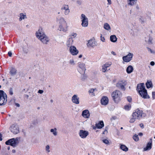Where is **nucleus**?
Wrapping results in <instances>:
<instances>
[{"instance_id": "29", "label": "nucleus", "mask_w": 155, "mask_h": 155, "mask_svg": "<svg viewBox=\"0 0 155 155\" xmlns=\"http://www.w3.org/2000/svg\"><path fill=\"white\" fill-rule=\"evenodd\" d=\"M104 28L105 29L107 30H109L110 29V27L109 25L107 23H104Z\"/></svg>"}, {"instance_id": "5", "label": "nucleus", "mask_w": 155, "mask_h": 155, "mask_svg": "<svg viewBox=\"0 0 155 155\" xmlns=\"http://www.w3.org/2000/svg\"><path fill=\"white\" fill-rule=\"evenodd\" d=\"M127 84V82L124 80H121L119 81L116 84V86L118 88L121 89L123 91H125L126 90V88L125 87Z\"/></svg>"}, {"instance_id": "25", "label": "nucleus", "mask_w": 155, "mask_h": 155, "mask_svg": "<svg viewBox=\"0 0 155 155\" xmlns=\"http://www.w3.org/2000/svg\"><path fill=\"white\" fill-rule=\"evenodd\" d=\"M146 86L147 88L149 89L150 88L153 87V85L152 83V82L151 81H147L146 83Z\"/></svg>"}, {"instance_id": "16", "label": "nucleus", "mask_w": 155, "mask_h": 155, "mask_svg": "<svg viewBox=\"0 0 155 155\" xmlns=\"http://www.w3.org/2000/svg\"><path fill=\"white\" fill-rule=\"evenodd\" d=\"M78 71L79 73L81 74V80L82 81H84L87 79V75L85 74V71H84L83 72L80 71L79 69L78 70Z\"/></svg>"}, {"instance_id": "26", "label": "nucleus", "mask_w": 155, "mask_h": 155, "mask_svg": "<svg viewBox=\"0 0 155 155\" xmlns=\"http://www.w3.org/2000/svg\"><path fill=\"white\" fill-rule=\"evenodd\" d=\"M117 38L115 35H112L110 36V40L113 42H115L117 41Z\"/></svg>"}, {"instance_id": "24", "label": "nucleus", "mask_w": 155, "mask_h": 155, "mask_svg": "<svg viewBox=\"0 0 155 155\" xmlns=\"http://www.w3.org/2000/svg\"><path fill=\"white\" fill-rule=\"evenodd\" d=\"M138 114L137 113V112L135 111L133 113L132 116L133 117L139 120L141 118V116H138Z\"/></svg>"}, {"instance_id": "23", "label": "nucleus", "mask_w": 155, "mask_h": 155, "mask_svg": "<svg viewBox=\"0 0 155 155\" xmlns=\"http://www.w3.org/2000/svg\"><path fill=\"white\" fill-rule=\"evenodd\" d=\"M134 70V68L131 65H129L126 69V71L128 74H130L132 73Z\"/></svg>"}, {"instance_id": "42", "label": "nucleus", "mask_w": 155, "mask_h": 155, "mask_svg": "<svg viewBox=\"0 0 155 155\" xmlns=\"http://www.w3.org/2000/svg\"><path fill=\"white\" fill-rule=\"evenodd\" d=\"M68 9V5H65L64 7H63L62 8H61V10L64 9L65 10H67Z\"/></svg>"}, {"instance_id": "20", "label": "nucleus", "mask_w": 155, "mask_h": 155, "mask_svg": "<svg viewBox=\"0 0 155 155\" xmlns=\"http://www.w3.org/2000/svg\"><path fill=\"white\" fill-rule=\"evenodd\" d=\"M96 127L97 129H101L104 126V124L102 120H100L97 123H96Z\"/></svg>"}, {"instance_id": "22", "label": "nucleus", "mask_w": 155, "mask_h": 155, "mask_svg": "<svg viewBox=\"0 0 155 155\" xmlns=\"http://www.w3.org/2000/svg\"><path fill=\"white\" fill-rule=\"evenodd\" d=\"M120 149L123 151H127L128 150V148L125 145L123 144H120Z\"/></svg>"}, {"instance_id": "38", "label": "nucleus", "mask_w": 155, "mask_h": 155, "mask_svg": "<svg viewBox=\"0 0 155 155\" xmlns=\"http://www.w3.org/2000/svg\"><path fill=\"white\" fill-rule=\"evenodd\" d=\"M137 113L138 114V115H141V117H142V110H138V109H137Z\"/></svg>"}, {"instance_id": "59", "label": "nucleus", "mask_w": 155, "mask_h": 155, "mask_svg": "<svg viewBox=\"0 0 155 155\" xmlns=\"http://www.w3.org/2000/svg\"><path fill=\"white\" fill-rule=\"evenodd\" d=\"M92 127L93 129L96 130V128L97 129V127H96V124H95V126H94V125L92 126Z\"/></svg>"}, {"instance_id": "30", "label": "nucleus", "mask_w": 155, "mask_h": 155, "mask_svg": "<svg viewBox=\"0 0 155 155\" xmlns=\"http://www.w3.org/2000/svg\"><path fill=\"white\" fill-rule=\"evenodd\" d=\"M57 129L56 128L54 129H51L50 130V132L52 133L54 136H56L57 135Z\"/></svg>"}, {"instance_id": "55", "label": "nucleus", "mask_w": 155, "mask_h": 155, "mask_svg": "<svg viewBox=\"0 0 155 155\" xmlns=\"http://www.w3.org/2000/svg\"><path fill=\"white\" fill-rule=\"evenodd\" d=\"M23 51L25 53H27L28 51V49H23Z\"/></svg>"}, {"instance_id": "48", "label": "nucleus", "mask_w": 155, "mask_h": 155, "mask_svg": "<svg viewBox=\"0 0 155 155\" xmlns=\"http://www.w3.org/2000/svg\"><path fill=\"white\" fill-rule=\"evenodd\" d=\"M147 48L148 50V51H150V53H155L151 49L149 48V47H147Z\"/></svg>"}, {"instance_id": "21", "label": "nucleus", "mask_w": 155, "mask_h": 155, "mask_svg": "<svg viewBox=\"0 0 155 155\" xmlns=\"http://www.w3.org/2000/svg\"><path fill=\"white\" fill-rule=\"evenodd\" d=\"M17 70L14 67H12L10 70L9 73L12 76H15L17 73Z\"/></svg>"}, {"instance_id": "4", "label": "nucleus", "mask_w": 155, "mask_h": 155, "mask_svg": "<svg viewBox=\"0 0 155 155\" xmlns=\"http://www.w3.org/2000/svg\"><path fill=\"white\" fill-rule=\"evenodd\" d=\"M19 138H12L8 139L5 142L6 145H10L14 147H15L19 143Z\"/></svg>"}, {"instance_id": "44", "label": "nucleus", "mask_w": 155, "mask_h": 155, "mask_svg": "<svg viewBox=\"0 0 155 155\" xmlns=\"http://www.w3.org/2000/svg\"><path fill=\"white\" fill-rule=\"evenodd\" d=\"M77 3L79 5H81L82 1L81 0H77L76 1Z\"/></svg>"}, {"instance_id": "47", "label": "nucleus", "mask_w": 155, "mask_h": 155, "mask_svg": "<svg viewBox=\"0 0 155 155\" xmlns=\"http://www.w3.org/2000/svg\"><path fill=\"white\" fill-rule=\"evenodd\" d=\"M135 118L134 117L132 118L130 120V123H133L134 122L135 120Z\"/></svg>"}, {"instance_id": "15", "label": "nucleus", "mask_w": 155, "mask_h": 155, "mask_svg": "<svg viewBox=\"0 0 155 155\" xmlns=\"http://www.w3.org/2000/svg\"><path fill=\"white\" fill-rule=\"evenodd\" d=\"M45 35V33L43 31L42 28H39L38 31L36 33V36L38 38H40V37H41Z\"/></svg>"}, {"instance_id": "3", "label": "nucleus", "mask_w": 155, "mask_h": 155, "mask_svg": "<svg viewBox=\"0 0 155 155\" xmlns=\"http://www.w3.org/2000/svg\"><path fill=\"white\" fill-rule=\"evenodd\" d=\"M7 96L6 94L2 90H0V106L5 105L7 102Z\"/></svg>"}, {"instance_id": "41", "label": "nucleus", "mask_w": 155, "mask_h": 155, "mask_svg": "<svg viewBox=\"0 0 155 155\" xmlns=\"http://www.w3.org/2000/svg\"><path fill=\"white\" fill-rule=\"evenodd\" d=\"M127 100L128 102L130 103L132 101V98L130 96H128L127 97Z\"/></svg>"}, {"instance_id": "31", "label": "nucleus", "mask_w": 155, "mask_h": 155, "mask_svg": "<svg viewBox=\"0 0 155 155\" xmlns=\"http://www.w3.org/2000/svg\"><path fill=\"white\" fill-rule=\"evenodd\" d=\"M58 29L60 31H66L67 30V28H63L62 24L60 25Z\"/></svg>"}, {"instance_id": "51", "label": "nucleus", "mask_w": 155, "mask_h": 155, "mask_svg": "<svg viewBox=\"0 0 155 155\" xmlns=\"http://www.w3.org/2000/svg\"><path fill=\"white\" fill-rule=\"evenodd\" d=\"M94 89H91L89 91V92L91 93H93L94 91Z\"/></svg>"}, {"instance_id": "56", "label": "nucleus", "mask_w": 155, "mask_h": 155, "mask_svg": "<svg viewBox=\"0 0 155 155\" xmlns=\"http://www.w3.org/2000/svg\"><path fill=\"white\" fill-rule=\"evenodd\" d=\"M150 64L151 66H153L155 64V63L154 61H152L150 62Z\"/></svg>"}, {"instance_id": "58", "label": "nucleus", "mask_w": 155, "mask_h": 155, "mask_svg": "<svg viewBox=\"0 0 155 155\" xmlns=\"http://www.w3.org/2000/svg\"><path fill=\"white\" fill-rule=\"evenodd\" d=\"M69 63L71 64H72L73 63H74V61L73 59H71L70 60Z\"/></svg>"}, {"instance_id": "40", "label": "nucleus", "mask_w": 155, "mask_h": 155, "mask_svg": "<svg viewBox=\"0 0 155 155\" xmlns=\"http://www.w3.org/2000/svg\"><path fill=\"white\" fill-rule=\"evenodd\" d=\"M102 141L103 143L106 144H109V141L108 140L106 139H104L102 140Z\"/></svg>"}, {"instance_id": "54", "label": "nucleus", "mask_w": 155, "mask_h": 155, "mask_svg": "<svg viewBox=\"0 0 155 155\" xmlns=\"http://www.w3.org/2000/svg\"><path fill=\"white\" fill-rule=\"evenodd\" d=\"M8 55L9 56L11 57L12 56V53L11 51H8Z\"/></svg>"}, {"instance_id": "9", "label": "nucleus", "mask_w": 155, "mask_h": 155, "mask_svg": "<svg viewBox=\"0 0 155 155\" xmlns=\"http://www.w3.org/2000/svg\"><path fill=\"white\" fill-rule=\"evenodd\" d=\"M69 51L71 54L73 55H77L79 52V51L74 46H70L69 48Z\"/></svg>"}, {"instance_id": "46", "label": "nucleus", "mask_w": 155, "mask_h": 155, "mask_svg": "<svg viewBox=\"0 0 155 155\" xmlns=\"http://www.w3.org/2000/svg\"><path fill=\"white\" fill-rule=\"evenodd\" d=\"M101 38V40L103 42H104L105 41V39L104 37H102V35L101 34V36L100 37Z\"/></svg>"}, {"instance_id": "13", "label": "nucleus", "mask_w": 155, "mask_h": 155, "mask_svg": "<svg viewBox=\"0 0 155 155\" xmlns=\"http://www.w3.org/2000/svg\"><path fill=\"white\" fill-rule=\"evenodd\" d=\"M96 44L97 42L94 39H91L88 41L87 45L88 47L91 46L94 48V47L97 45Z\"/></svg>"}, {"instance_id": "12", "label": "nucleus", "mask_w": 155, "mask_h": 155, "mask_svg": "<svg viewBox=\"0 0 155 155\" xmlns=\"http://www.w3.org/2000/svg\"><path fill=\"white\" fill-rule=\"evenodd\" d=\"M152 145V139L150 138V141L147 144L145 147L143 148L144 151H146L150 150L151 148Z\"/></svg>"}, {"instance_id": "50", "label": "nucleus", "mask_w": 155, "mask_h": 155, "mask_svg": "<svg viewBox=\"0 0 155 155\" xmlns=\"http://www.w3.org/2000/svg\"><path fill=\"white\" fill-rule=\"evenodd\" d=\"M69 12V10L68 8V9H67V10H65V11L64 12V14L65 15H67L68 14Z\"/></svg>"}, {"instance_id": "7", "label": "nucleus", "mask_w": 155, "mask_h": 155, "mask_svg": "<svg viewBox=\"0 0 155 155\" xmlns=\"http://www.w3.org/2000/svg\"><path fill=\"white\" fill-rule=\"evenodd\" d=\"M10 130L14 134H17L19 132V127L17 125L12 124L10 127Z\"/></svg>"}, {"instance_id": "32", "label": "nucleus", "mask_w": 155, "mask_h": 155, "mask_svg": "<svg viewBox=\"0 0 155 155\" xmlns=\"http://www.w3.org/2000/svg\"><path fill=\"white\" fill-rule=\"evenodd\" d=\"M20 17L19 19V20L20 21H21V20H22L23 19H24L25 17L26 16L25 15H24L23 13H21L20 14Z\"/></svg>"}, {"instance_id": "63", "label": "nucleus", "mask_w": 155, "mask_h": 155, "mask_svg": "<svg viewBox=\"0 0 155 155\" xmlns=\"http://www.w3.org/2000/svg\"><path fill=\"white\" fill-rule=\"evenodd\" d=\"M15 103L16 106H17V107H19L20 106V105L19 104Z\"/></svg>"}, {"instance_id": "1", "label": "nucleus", "mask_w": 155, "mask_h": 155, "mask_svg": "<svg viewBox=\"0 0 155 155\" xmlns=\"http://www.w3.org/2000/svg\"><path fill=\"white\" fill-rule=\"evenodd\" d=\"M137 90L138 92L139 95L142 97L145 98H149L150 96L148 94L147 91L146 89L144 83L138 84L137 87Z\"/></svg>"}, {"instance_id": "2", "label": "nucleus", "mask_w": 155, "mask_h": 155, "mask_svg": "<svg viewBox=\"0 0 155 155\" xmlns=\"http://www.w3.org/2000/svg\"><path fill=\"white\" fill-rule=\"evenodd\" d=\"M121 92L118 90L114 91L111 94V96L113 100L117 104L120 100V98L122 97Z\"/></svg>"}, {"instance_id": "34", "label": "nucleus", "mask_w": 155, "mask_h": 155, "mask_svg": "<svg viewBox=\"0 0 155 155\" xmlns=\"http://www.w3.org/2000/svg\"><path fill=\"white\" fill-rule=\"evenodd\" d=\"M59 23L60 24H62V23L63 24H65V21L63 18H61L60 19Z\"/></svg>"}, {"instance_id": "53", "label": "nucleus", "mask_w": 155, "mask_h": 155, "mask_svg": "<svg viewBox=\"0 0 155 155\" xmlns=\"http://www.w3.org/2000/svg\"><path fill=\"white\" fill-rule=\"evenodd\" d=\"M44 92V91L43 90H39L38 91V93L40 94H42Z\"/></svg>"}, {"instance_id": "57", "label": "nucleus", "mask_w": 155, "mask_h": 155, "mask_svg": "<svg viewBox=\"0 0 155 155\" xmlns=\"http://www.w3.org/2000/svg\"><path fill=\"white\" fill-rule=\"evenodd\" d=\"M111 63H110V64H105L104 65L106 66L107 68L111 64Z\"/></svg>"}, {"instance_id": "43", "label": "nucleus", "mask_w": 155, "mask_h": 155, "mask_svg": "<svg viewBox=\"0 0 155 155\" xmlns=\"http://www.w3.org/2000/svg\"><path fill=\"white\" fill-rule=\"evenodd\" d=\"M15 98H12L10 101V103H15Z\"/></svg>"}, {"instance_id": "45", "label": "nucleus", "mask_w": 155, "mask_h": 155, "mask_svg": "<svg viewBox=\"0 0 155 155\" xmlns=\"http://www.w3.org/2000/svg\"><path fill=\"white\" fill-rule=\"evenodd\" d=\"M49 148L50 147L49 145H47L46 146L45 148L46 150L48 152H49L50 151V150H49Z\"/></svg>"}, {"instance_id": "17", "label": "nucleus", "mask_w": 155, "mask_h": 155, "mask_svg": "<svg viewBox=\"0 0 155 155\" xmlns=\"http://www.w3.org/2000/svg\"><path fill=\"white\" fill-rule=\"evenodd\" d=\"M79 98L78 97L76 94H74L72 97V101L73 103L76 104H78L79 103Z\"/></svg>"}, {"instance_id": "49", "label": "nucleus", "mask_w": 155, "mask_h": 155, "mask_svg": "<svg viewBox=\"0 0 155 155\" xmlns=\"http://www.w3.org/2000/svg\"><path fill=\"white\" fill-rule=\"evenodd\" d=\"M152 97L153 99H155V91L152 92Z\"/></svg>"}, {"instance_id": "18", "label": "nucleus", "mask_w": 155, "mask_h": 155, "mask_svg": "<svg viewBox=\"0 0 155 155\" xmlns=\"http://www.w3.org/2000/svg\"><path fill=\"white\" fill-rule=\"evenodd\" d=\"M90 115L89 112L88 110H85L82 112V115L85 118H88Z\"/></svg>"}, {"instance_id": "52", "label": "nucleus", "mask_w": 155, "mask_h": 155, "mask_svg": "<svg viewBox=\"0 0 155 155\" xmlns=\"http://www.w3.org/2000/svg\"><path fill=\"white\" fill-rule=\"evenodd\" d=\"M77 35V34H76V33H73V34L71 35V36H70V37H72V38H74Z\"/></svg>"}, {"instance_id": "64", "label": "nucleus", "mask_w": 155, "mask_h": 155, "mask_svg": "<svg viewBox=\"0 0 155 155\" xmlns=\"http://www.w3.org/2000/svg\"><path fill=\"white\" fill-rule=\"evenodd\" d=\"M138 135L139 136H143V133H141V132H140V133H139L138 134Z\"/></svg>"}, {"instance_id": "27", "label": "nucleus", "mask_w": 155, "mask_h": 155, "mask_svg": "<svg viewBox=\"0 0 155 155\" xmlns=\"http://www.w3.org/2000/svg\"><path fill=\"white\" fill-rule=\"evenodd\" d=\"M137 2V0H127L128 5L132 6L135 4Z\"/></svg>"}, {"instance_id": "14", "label": "nucleus", "mask_w": 155, "mask_h": 155, "mask_svg": "<svg viewBox=\"0 0 155 155\" xmlns=\"http://www.w3.org/2000/svg\"><path fill=\"white\" fill-rule=\"evenodd\" d=\"M109 102V100L107 97L103 96L101 99V103L102 105H106Z\"/></svg>"}, {"instance_id": "39", "label": "nucleus", "mask_w": 155, "mask_h": 155, "mask_svg": "<svg viewBox=\"0 0 155 155\" xmlns=\"http://www.w3.org/2000/svg\"><path fill=\"white\" fill-rule=\"evenodd\" d=\"M13 88L12 87L10 88L9 89V94L11 95H13Z\"/></svg>"}, {"instance_id": "60", "label": "nucleus", "mask_w": 155, "mask_h": 155, "mask_svg": "<svg viewBox=\"0 0 155 155\" xmlns=\"http://www.w3.org/2000/svg\"><path fill=\"white\" fill-rule=\"evenodd\" d=\"M140 126L142 128H144V125H143V124L142 123H141L140 124Z\"/></svg>"}, {"instance_id": "35", "label": "nucleus", "mask_w": 155, "mask_h": 155, "mask_svg": "<svg viewBox=\"0 0 155 155\" xmlns=\"http://www.w3.org/2000/svg\"><path fill=\"white\" fill-rule=\"evenodd\" d=\"M152 38L150 37H149V39L147 41V42L149 44H152Z\"/></svg>"}, {"instance_id": "61", "label": "nucleus", "mask_w": 155, "mask_h": 155, "mask_svg": "<svg viewBox=\"0 0 155 155\" xmlns=\"http://www.w3.org/2000/svg\"><path fill=\"white\" fill-rule=\"evenodd\" d=\"M2 135L1 134V133H0V141H2Z\"/></svg>"}, {"instance_id": "62", "label": "nucleus", "mask_w": 155, "mask_h": 155, "mask_svg": "<svg viewBox=\"0 0 155 155\" xmlns=\"http://www.w3.org/2000/svg\"><path fill=\"white\" fill-rule=\"evenodd\" d=\"M117 119V117L115 116H113L112 117L111 119H112L114 120H115Z\"/></svg>"}, {"instance_id": "33", "label": "nucleus", "mask_w": 155, "mask_h": 155, "mask_svg": "<svg viewBox=\"0 0 155 155\" xmlns=\"http://www.w3.org/2000/svg\"><path fill=\"white\" fill-rule=\"evenodd\" d=\"M133 139L136 141H137L139 140V138L138 137V135L135 134L133 136Z\"/></svg>"}, {"instance_id": "10", "label": "nucleus", "mask_w": 155, "mask_h": 155, "mask_svg": "<svg viewBox=\"0 0 155 155\" xmlns=\"http://www.w3.org/2000/svg\"><path fill=\"white\" fill-rule=\"evenodd\" d=\"M79 136L82 138H85L89 134V132L87 131L80 130L79 133Z\"/></svg>"}, {"instance_id": "28", "label": "nucleus", "mask_w": 155, "mask_h": 155, "mask_svg": "<svg viewBox=\"0 0 155 155\" xmlns=\"http://www.w3.org/2000/svg\"><path fill=\"white\" fill-rule=\"evenodd\" d=\"M73 41L72 37H71L69 38L67 42V46L68 47H69L71 44H72Z\"/></svg>"}, {"instance_id": "6", "label": "nucleus", "mask_w": 155, "mask_h": 155, "mask_svg": "<svg viewBox=\"0 0 155 155\" xmlns=\"http://www.w3.org/2000/svg\"><path fill=\"white\" fill-rule=\"evenodd\" d=\"M133 55V53H129L127 55L123 56L122 59L124 62H128L132 60Z\"/></svg>"}, {"instance_id": "37", "label": "nucleus", "mask_w": 155, "mask_h": 155, "mask_svg": "<svg viewBox=\"0 0 155 155\" xmlns=\"http://www.w3.org/2000/svg\"><path fill=\"white\" fill-rule=\"evenodd\" d=\"M102 71L103 72H105L106 71L107 69V67L105 66L104 65H103L102 66Z\"/></svg>"}, {"instance_id": "36", "label": "nucleus", "mask_w": 155, "mask_h": 155, "mask_svg": "<svg viewBox=\"0 0 155 155\" xmlns=\"http://www.w3.org/2000/svg\"><path fill=\"white\" fill-rule=\"evenodd\" d=\"M131 107V106L126 105L124 106V108L125 110H130Z\"/></svg>"}, {"instance_id": "19", "label": "nucleus", "mask_w": 155, "mask_h": 155, "mask_svg": "<svg viewBox=\"0 0 155 155\" xmlns=\"http://www.w3.org/2000/svg\"><path fill=\"white\" fill-rule=\"evenodd\" d=\"M78 65L79 68V69H78V70L79 69L83 72H84V71H85L86 69L85 67V64H84L80 63Z\"/></svg>"}, {"instance_id": "8", "label": "nucleus", "mask_w": 155, "mask_h": 155, "mask_svg": "<svg viewBox=\"0 0 155 155\" xmlns=\"http://www.w3.org/2000/svg\"><path fill=\"white\" fill-rule=\"evenodd\" d=\"M81 18L82 19L81 25L83 27H87L88 25V20L87 18L85 15L82 14L81 15Z\"/></svg>"}, {"instance_id": "11", "label": "nucleus", "mask_w": 155, "mask_h": 155, "mask_svg": "<svg viewBox=\"0 0 155 155\" xmlns=\"http://www.w3.org/2000/svg\"><path fill=\"white\" fill-rule=\"evenodd\" d=\"M44 44H47V43L49 41V38L46 35L40 37L38 38Z\"/></svg>"}]
</instances>
